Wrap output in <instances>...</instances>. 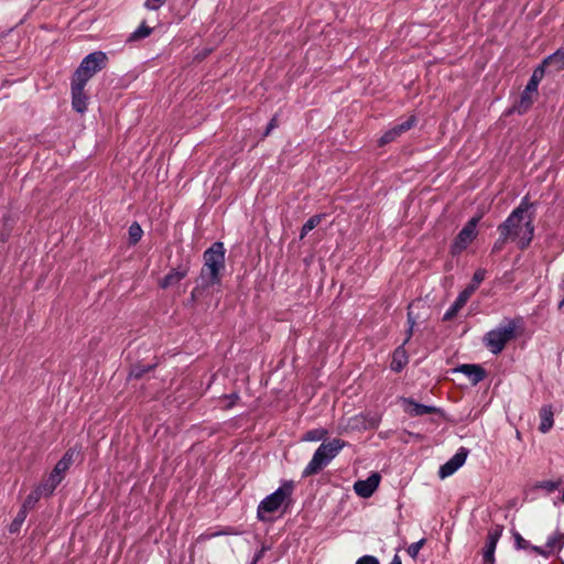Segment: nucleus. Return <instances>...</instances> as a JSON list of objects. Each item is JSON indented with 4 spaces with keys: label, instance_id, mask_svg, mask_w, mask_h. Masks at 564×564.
I'll use <instances>...</instances> for the list:
<instances>
[{
    "label": "nucleus",
    "instance_id": "f257e3e1",
    "mask_svg": "<svg viewBox=\"0 0 564 564\" xmlns=\"http://www.w3.org/2000/svg\"><path fill=\"white\" fill-rule=\"evenodd\" d=\"M532 214H510L503 224L499 226V232L503 240L514 241L519 248H527L534 234Z\"/></svg>",
    "mask_w": 564,
    "mask_h": 564
},
{
    "label": "nucleus",
    "instance_id": "f03ea898",
    "mask_svg": "<svg viewBox=\"0 0 564 564\" xmlns=\"http://www.w3.org/2000/svg\"><path fill=\"white\" fill-rule=\"evenodd\" d=\"M225 247L220 241L214 242L204 252V265L200 276L206 285H214L220 282V273L225 269Z\"/></svg>",
    "mask_w": 564,
    "mask_h": 564
},
{
    "label": "nucleus",
    "instance_id": "7ed1b4c3",
    "mask_svg": "<svg viewBox=\"0 0 564 564\" xmlns=\"http://www.w3.org/2000/svg\"><path fill=\"white\" fill-rule=\"evenodd\" d=\"M344 446L345 442L339 438H334L327 443H322L315 451L310 463L304 468L302 476L310 477L319 473L338 455Z\"/></svg>",
    "mask_w": 564,
    "mask_h": 564
},
{
    "label": "nucleus",
    "instance_id": "20e7f679",
    "mask_svg": "<svg viewBox=\"0 0 564 564\" xmlns=\"http://www.w3.org/2000/svg\"><path fill=\"white\" fill-rule=\"evenodd\" d=\"M294 490V484L291 480H285L282 485L272 494L267 496L258 506L257 516L258 519L264 521L267 513H273L278 511L283 505H286L290 500Z\"/></svg>",
    "mask_w": 564,
    "mask_h": 564
},
{
    "label": "nucleus",
    "instance_id": "39448f33",
    "mask_svg": "<svg viewBox=\"0 0 564 564\" xmlns=\"http://www.w3.org/2000/svg\"><path fill=\"white\" fill-rule=\"evenodd\" d=\"M518 324L514 319H507L505 324L486 333L485 346L494 354H500L506 344L516 336Z\"/></svg>",
    "mask_w": 564,
    "mask_h": 564
},
{
    "label": "nucleus",
    "instance_id": "423d86ee",
    "mask_svg": "<svg viewBox=\"0 0 564 564\" xmlns=\"http://www.w3.org/2000/svg\"><path fill=\"white\" fill-rule=\"evenodd\" d=\"M107 55L101 51H96L83 58L78 68L73 75L72 80L87 84L88 80L99 70L105 68Z\"/></svg>",
    "mask_w": 564,
    "mask_h": 564
},
{
    "label": "nucleus",
    "instance_id": "0eeeda50",
    "mask_svg": "<svg viewBox=\"0 0 564 564\" xmlns=\"http://www.w3.org/2000/svg\"><path fill=\"white\" fill-rule=\"evenodd\" d=\"M73 457L74 452L67 451L64 454V456L57 462L54 469L50 474L48 478L42 482V489L45 491L46 496H51L54 492L55 488L62 482L65 473L73 464Z\"/></svg>",
    "mask_w": 564,
    "mask_h": 564
},
{
    "label": "nucleus",
    "instance_id": "6e6552de",
    "mask_svg": "<svg viewBox=\"0 0 564 564\" xmlns=\"http://www.w3.org/2000/svg\"><path fill=\"white\" fill-rule=\"evenodd\" d=\"M543 67H536L528 82L520 100L513 107V110L520 115L527 112L533 104V97L538 93L539 83L543 78Z\"/></svg>",
    "mask_w": 564,
    "mask_h": 564
},
{
    "label": "nucleus",
    "instance_id": "1a4fd4ad",
    "mask_svg": "<svg viewBox=\"0 0 564 564\" xmlns=\"http://www.w3.org/2000/svg\"><path fill=\"white\" fill-rule=\"evenodd\" d=\"M467 455L468 451L460 447L449 460L440 467L438 477L445 479L455 474L465 464Z\"/></svg>",
    "mask_w": 564,
    "mask_h": 564
},
{
    "label": "nucleus",
    "instance_id": "9d476101",
    "mask_svg": "<svg viewBox=\"0 0 564 564\" xmlns=\"http://www.w3.org/2000/svg\"><path fill=\"white\" fill-rule=\"evenodd\" d=\"M564 546V533L554 532L552 535L547 538L544 547L541 546H532V551L536 554L549 557L557 552H560Z\"/></svg>",
    "mask_w": 564,
    "mask_h": 564
},
{
    "label": "nucleus",
    "instance_id": "9b49d317",
    "mask_svg": "<svg viewBox=\"0 0 564 564\" xmlns=\"http://www.w3.org/2000/svg\"><path fill=\"white\" fill-rule=\"evenodd\" d=\"M480 217H473L458 234L454 247L457 250H464L475 239L477 235V224Z\"/></svg>",
    "mask_w": 564,
    "mask_h": 564
},
{
    "label": "nucleus",
    "instance_id": "f8f14e48",
    "mask_svg": "<svg viewBox=\"0 0 564 564\" xmlns=\"http://www.w3.org/2000/svg\"><path fill=\"white\" fill-rule=\"evenodd\" d=\"M85 86L86 84L72 80V107L79 113L87 110L88 97L85 93Z\"/></svg>",
    "mask_w": 564,
    "mask_h": 564
},
{
    "label": "nucleus",
    "instance_id": "ddd939ff",
    "mask_svg": "<svg viewBox=\"0 0 564 564\" xmlns=\"http://www.w3.org/2000/svg\"><path fill=\"white\" fill-rule=\"evenodd\" d=\"M380 476L378 474H372L365 480H357L354 484V490L359 497L369 498L378 488Z\"/></svg>",
    "mask_w": 564,
    "mask_h": 564
},
{
    "label": "nucleus",
    "instance_id": "4468645a",
    "mask_svg": "<svg viewBox=\"0 0 564 564\" xmlns=\"http://www.w3.org/2000/svg\"><path fill=\"white\" fill-rule=\"evenodd\" d=\"M416 123L415 116H411L408 118L404 122L394 126L380 138V144L384 145L387 143H390L394 141L398 137H400L402 133L406 132L411 128H413Z\"/></svg>",
    "mask_w": 564,
    "mask_h": 564
},
{
    "label": "nucleus",
    "instance_id": "2eb2a0df",
    "mask_svg": "<svg viewBox=\"0 0 564 564\" xmlns=\"http://www.w3.org/2000/svg\"><path fill=\"white\" fill-rule=\"evenodd\" d=\"M543 67V74L547 69L549 72L557 73L564 69V47L558 48L553 54L549 55L538 66Z\"/></svg>",
    "mask_w": 564,
    "mask_h": 564
},
{
    "label": "nucleus",
    "instance_id": "dca6fc26",
    "mask_svg": "<svg viewBox=\"0 0 564 564\" xmlns=\"http://www.w3.org/2000/svg\"><path fill=\"white\" fill-rule=\"evenodd\" d=\"M402 402L404 404V411L410 416H422V415H426V414H431V413H435V412L440 411L435 406L421 404V403L415 402L413 399H409V398H404L402 400Z\"/></svg>",
    "mask_w": 564,
    "mask_h": 564
},
{
    "label": "nucleus",
    "instance_id": "f3484780",
    "mask_svg": "<svg viewBox=\"0 0 564 564\" xmlns=\"http://www.w3.org/2000/svg\"><path fill=\"white\" fill-rule=\"evenodd\" d=\"M502 529L497 527L495 530L489 531L487 544L484 550V561L485 564H494L495 563V551L497 547V543L501 536Z\"/></svg>",
    "mask_w": 564,
    "mask_h": 564
},
{
    "label": "nucleus",
    "instance_id": "a211bd4d",
    "mask_svg": "<svg viewBox=\"0 0 564 564\" xmlns=\"http://www.w3.org/2000/svg\"><path fill=\"white\" fill-rule=\"evenodd\" d=\"M474 293V286H467L456 297L455 302L452 304V306L446 311L444 314V319L449 321L452 319L467 303L469 297Z\"/></svg>",
    "mask_w": 564,
    "mask_h": 564
},
{
    "label": "nucleus",
    "instance_id": "6ab92c4d",
    "mask_svg": "<svg viewBox=\"0 0 564 564\" xmlns=\"http://www.w3.org/2000/svg\"><path fill=\"white\" fill-rule=\"evenodd\" d=\"M188 269L185 265H180L176 269H172L164 278L159 281V285L162 289H169L178 284L186 275Z\"/></svg>",
    "mask_w": 564,
    "mask_h": 564
},
{
    "label": "nucleus",
    "instance_id": "aec40b11",
    "mask_svg": "<svg viewBox=\"0 0 564 564\" xmlns=\"http://www.w3.org/2000/svg\"><path fill=\"white\" fill-rule=\"evenodd\" d=\"M456 371L464 373L473 384H477L485 378V370L479 365H462Z\"/></svg>",
    "mask_w": 564,
    "mask_h": 564
},
{
    "label": "nucleus",
    "instance_id": "412c9836",
    "mask_svg": "<svg viewBox=\"0 0 564 564\" xmlns=\"http://www.w3.org/2000/svg\"><path fill=\"white\" fill-rule=\"evenodd\" d=\"M540 425L539 430L541 433L545 434L553 427V411L550 405H544L540 410Z\"/></svg>",
    "mask_w": 564,
    "mask_h": 564
},
{
    "label": "nucleus",
    "instance_id": "4be33fe9",
    "mask_svg": "<svg viewBox=\"0 0 564 564\" xmlns=\"http://www.w3.org/2000/svg\"><path fill=\"white\" fill-rule=\"evenodd\" d=\"M408 364V356L403 346L398 347L392 356L391 369L395 372H400L403 367Z\"/></svg>",
    "mask_w": 564,
    "mask_h": 564
},
{
    "label": "nucleus",
    "instance_id": "5701e85b",
    "mask_svg": "<svg viewBox=\"0 0 564 564\" xmlns=\"http://www.w3.org/2000/svg\"><path fill=\"white\" fill-rule=\"evenodd\" d=\"M152 33V28L145 23H141L140 26L134 30L128 37L127 42H138L148 37Z\"/></svg>",
    "mask_w": 564,
    "mask_h": 564
},
{
    "label": "nucleus",
    "instance_id": "b1692460",
    "mask_svg": "<svg viewBox=\"0 0 564 564\" xmlns=\"http://www.w3.org/2000/svg\"><path fill=\"white\" fill-rule=\"evenodd\" d=\"M42 496H46V495H45V491L42 489V484H41L34 491H32L25 498L22 508H25V511L28 512V510L31 509L32 507H34V505L39 501V499Z\"/></svg>",
    "mask_w": 564,
    "mask_h": 564
},
{
    "label": "nucleus",
    "instance_id": "393cba45",
    "mask_svg": "<svg viewBox=\"0 0 564 564\" xmlns=\"http://www.w3.org/2000/svg\"><path fill=\"white\" fill-rule=\"evenodd\" d=\"M26 514L28 513L25 511V508H21L20 511L17 513L15 518L13 519V521L11 522L10 527H9V531L11 533L19 532L21 525L23 524V522L26 519Z\"/></svg>",
    "mask_w": 564,
    "mask_h": 564
},
{
    "label": "nucleus",
    "instance_id": "a878e982",
    "mask_svg": "<svg viewBox=\"0 0 564 564\" xmlns=\"http://www.w3.org/2000/svg\"><path fill=\"white\" fill-rule=\"evenodd\" d=\"M128 234H129V242H130V245H135V243H138L141 240L142 235H143V230H142L141 226L138 223H133L129 227Z\"/></svg>",
    "mask_w": 564,
    "mask_h": 564
},
{
    "label": "nucleus",
    "instance_id": "bb28decb",
    "mask_svg": "<svg viewBox=\"0 0 564 564\" xmlns=\"http://www.w3.org/2000/svg\"><path fill=\"white\" fill-rule=\"evenodd\" d=\"M321 224V216L315 215L311 217L302 227L301 236L300 238L303 239L311 230H313L315 227H317Z\"/></svg>",
    "mask_w": 564,
    "mask_h": 564
},
{
    "label": "nucleus",
    "instance_id": "cd10ccee",
    "mask_svg": "<svg viewBox=\"0 0 564 564\" xmlns=\"http://www.w3.org/2000/svg\"><path fill=\"white\" fill-rule=\"evenodd\" d=\"M512 536H513V540H514L516 547L518 550H529V549L532 550L533 545H531L529 541L523 539L522 535L519 532H517V531L513 532Z\"/></svg>",
    "mask_w": 564,
    "mask_h": 564
},
{
    "label": "nucleus",
    "instance_id": "c85d7f7f",
    "mask_svg": "<svg viewBox=\"0 0 564 564\" xmlns=\"http://www.w3.org/2000/svg\"><path fill=\"white\" fill-rule=\"evenodd\" d=\"M326 434H327V432L325 430H321V429L312 430L305 434L304 440L310 441V442H316V441H321L322 438H324Z\"/></svg>",
    "mask_w": 564,
    "mask_h": 564
},
{
    "label": "nucleus",
    "instance_id": "c756f323",
    "mask_svg": "<svg viewBox=\"0 0 564 564\" xmlns=\"http://www.w3.org/2000/svg\"><path fill=\"white\" fill-rule=\"evenodd\" d=\"M424 543H425V539H421L420 541L410 544L406 550L408 554L412 558H416V556H417L420 550L423 547Z\"/></svg>",
    "mask_w": 564,
    "mask_h": 564
},
{
    "label": "nucleus",
    "instance_id": "7c9ffc66",
    "mask_svg": "<svg viewBox=\"0 0 564 564\" xmlns=\"http://www.w3.org/2000/svg\"><path fill=\"white\" fill-rule=\"evenodd\" d=\"M485 276H486V270H484V269H478L474 273L471 284L469 285V286H474V292L476 291L478 285L485 280Z\"/></svg>",
    "mask_w": 564,
    "mask_h": 564
},
{
    "label": "nucleus",
    "instance_id": "2f4dec72",
    "mask_svg": "<svg viewBox=\"0 0 564 564\" xmlns=\"http://www.w3.org/2000/svg\"><path fill=\"white\" fill-rule=\"evenodd\" d=\"M412 307H413V304H411L409 306V311H408L409 330H408V337H406L405 341H408L410 339L412 332H413V327L415 325V317L413 316Z\"/></svg>",
    "mask_w": 564,
    "mask_h": 564
},
{
    "label": "nucleus",
    "instance_id": "473e14b6",
    "mask_svg": "<svg viewBox=\"0 0 564 564\" xmlns=\"http://www.w3.org/2000/svg\"><path fill=\"white\" fill-rule=\"evenodd\" d=\"M356 564H380L378 558L372 555H364L357 560Z\"/></svg>",
    "mask_w": 564,
    "mask_h": 564
},
{
    "label": "nucleus",
    "instance_id": "72a5a7b5",
    "mask_svg": "<svg viewBox=\"0 0 564 564\" xmlns=\"http://www.w3.org/2000/svg\"><path fill=\"white\" fill-rule=\"evenodd\" d=\"M558 484H560L558 481L546 480V481H543L540 487L551 492V491H554L555 489H557Z\"/></svg>",
    "mask_w": 564,
    "mask_h": 564
},
{
    "label": "nucleus",
    "instance_id": "f704fd0d",
    "mask_svg": "<svg viewBox=\"0 0 564 564\" xmlns=\"http://www.w3.org/2000/svg\"><path fill=\"white\" fill-rule=\"evenodd\" d=\"M163 4V0H147L144 7L149 10H158Z\"/></svg>",
    "mask_w": 564,
    "mask_h": 564
},
{
    "label": "nucleus",
    "instance_id": "c9c22d12",
    "mask_svg": "<svg viewBox=\"0 0 564 564\" xmlns=\"http://www.w3.org/2000/svg\"><path fill=\"white\" fill-rule=\"evenodd\" d=\"M276 126H278V120H276V118H275V117H273V118L270 120V122L268 123L267 130H265V132H264V134H263V135H264V137H268V135L270 134V132H271L273 129H275V128H276Z\"/></svg>",
    "mask_w": 564,
    "mask_h": 564
},
{
    "label": "nucleus",
    "instance_id": "e433bc0d",
    "mask_svg": "<svg viewBox=\"0 0 564 564\" xmlns=\"http://www.w3.org/2000/svg\"><path fill=\"white\" fill-rule=\"evenodd\" d=\"M238 398L239 397L236 393L226 395L225 399L229 401L228 404H226V408H231L235 404V402L238 400Z\"/></svg>",
    "mask_w": 564,
    "mask_h": 564
},
{
    "label": "nucleus",
    "instance_id": "4c0bfd02",
    "mask_svg": "<svg viewBox=\"0 0 564 564\" xmlns=\"http://www.w3.org/2000/svg\"><path fill=\"white\" fill-rule=\"evenodd\" d=\"M506 241H507V240H503V237H501V236H500V239H498V240L495 242L492 250H494V251H499V250L502 248V246H503V243H505Z\"/></svg>",
    "mask_w": 564,
    "mask_h": 564
},
{
    "label": "nucleus",
    "instance_id": "58836bf2",
    "mask_svg": "<svg viewBox=\"0 0 564 564\" xmlns=\"http://www.w3.org/2000/svg\"><path fill=\"white\" fill-rule=\"evenodd\" d=\"M527 209H528L527 198H524L523 202L518 207H516L512 212L522 213V212H527Z\"/></svg>",
    "mask_w": 564,
    "mask_h": 564
},
{
    "label": "nucleus",
    "instance_id": "ea45409f",
    "mask_svg": "<svg viewBox=\"0 0 564 564\" xmlns=\"http://www.w3.org/2000/svg\"><path fill=\"white\" fill-rule=\"evenodd\" d=\"M390 564H402L399 555H394Z\"/></svg>",
    "mask_w": 564,
    "mask_h": 564
},
{
    "label": "nucleus",
    "instance_id": "a19ab883",
    "mask_svg": "<svg viewBox=\"0 0 564 564\" xmlns=\"http://www.w3.org/2000/svg\"><path fill=\"white\" fill-rule=\"evenodd\" d=\"M378 423H379V420L378 419H371L368 427H377L378 426Z\"/></svg>",
    "mask_w": 564,
    "mask_h": 564
},
{
    "label": "nucleus",
    "instance_id": "79ce46f5",
    "mask_svg": "<svg viewBox=\"0 0 564 564\" xmlns=\"http://www.w3.org/2000/svg\"><path fill=\"white\" fill-rule=\"evenodd\" d=\"M563 306H564V299L558 304V307H563Z\"/></svg>",
    "mask_w": 564,
    "mask_h": 564
},
{
    "label": "nucleus",
    "instance_id": "37998d69",
    "mask_svg": "<svg viewBox=\"0 0 564 564\" xmlns=\"http://www.w3.org/2000/svg\"><path fill=\"white\" fill-rule=\"evenodd\" d=\"M260 556H261V554L259 553V554L256 556V558H254L253 563H256V562L260 558Z\"/></svg>",
    "mask_w": 564,
    "mask_h": 564
},
{
    "label": "nucleus",
    "instance_id": "c03bdc74",
    "mask_svg": "<svg viewBox=\"0 0 564 564\" xmlns=\"http://www.w3.org/2000/svg\"><path fill=\"white\" fill-rule=\"evenodd\" d=\"M562 501L564 502V491H563V496H562Z\"/></svg>",
    "mask_w": 564,
    "mask_h": 564
}]
</instances>
